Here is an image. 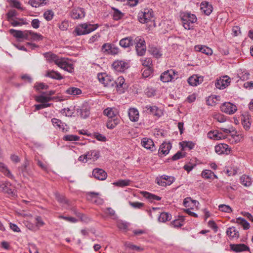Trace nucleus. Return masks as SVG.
<instances>
[{
    "label": "nucleus",
    "mask_w": 253,
    "mask_h": 253,
    "mask_svg": "<svg viewBox=\"0 0 253 253\" xmlns=\"http://www.w3.org/2000/svg\"><path fill=\"white\" fill-rule=\"evenodd\" d=\"M217 98L216 96L214 97L213 96H209L206 100L207 104L210 106H213L216 104V101L214 100L215 99Z\"/></svg>",
    "instance_id": "4d7b16f0"
},
{
    "label": "nucleus",
    "mask_w": 253,
    "mask_h": 253,
    "mask_svg": "<svg viewBox=\"0 0 253 253\" xmlns=\"http://www.w3.org/2000/svg\"><path fill=\"white\" fill-rule=\"evenodd\" d=\"M68 27L69 23L68 21H63L59 25V29L62 31L67 30Z\"/></svg>",
    "instance_id": "338daca9"
},
{
    "label": "nucleus",
    "mask_w": 253,
    "mask_h": 253,
    "mask_svg": "<svg viewBox=\"0 0 253 253\" xmlns=\"http://www.w3.org/2000/svg\"><path fill=\"white\" fill-rule=\"evenodd\" d=\"M0 170L8 177L13 179L14 178L13 175L11 174L10 171L7 169L5 165L0 162Z\"/></svg>",
    "instance_id": "f704fd0d"
},
{
    "label": "nucleus",
    "mask_w": 253,
    "mask_h": 253,
    "mask_svg": "<svg viewBox=\"0 0 253 253\" xmlns=\"http://www.w3.org/2000/svg\"><path fill=\"white\" fill-rule=\"evenodd\" d=\"M202 176L203 178H206V179H210L211 178L212 176H214V177L217 178V176L211 170H205L202 171Z\"/></svg>",
    "instance_id": "e433bc0d"
},
{
    "label": "nucleus",
    "mask_w": 253,
    "mask_h": 253,
    "mask_svg": "<svg viewBox=\"0 0 253 253\" xmlns=\"http://www.w3.org/2000/svg\"><path fill=\"white\" fill-rule=\"evenodd\" d=\"M183 220H184V217H181V219H176V220H173L171 222V224L174 227H181L182 225V222H183Z\"/></svg>",
    "instance_id": "0e129e2a"
},
{
    "label": "nucleus",
    "mask_w": 253,
    "mask_h": 253,
    "mask_svg": "<svg viewBox=\"0 0 253 253\" xmlns=\"http://www.w3.org/2000/svg\"><path fill=\"white\" fill-rule=\"evenodd\" d=\"M128 115L130 121L137 122L138 120L139 114L138 110L135 108H130L128 111Z\"/></svg>",
    "instance_id": "4be33fe9"
},
{
    "label": "nucleus",
    "mask_w": 253,
    "mask_h": 253,
    "mask_svg": "<svg viewBox=\"0 0 253 253\" xmlns=\"http://www.w3.org/2000/svg\"><path fill=\"white\" fill-rule=\"evenodd\" d=\"M97 78L105 87H113L116 83V81L111 76H109L105 73H99Z\"/></svg>",
    "instance_id": "39448f33"
},
{
    "label": "nucleus",
    "mask_w": 253,
    "mask_h": 253,
    "mask_svg": "<svg viewBox=\"0 0 253 253\" xmlns=\"http://www.w3.org/2000/svg\"><path fill=\"white\" fill-rule=\"evenodd\" d=\"M0 189L2 192L7 194L9 196L14 197L16 196V190L11 185V184L8 181L0 183Z\"/></svg>",
    "instance_id": "0eeeda50"
},
{
    "label": "nucleus",
    "mask_w": 253,
    "mask_h": 253,
    "mask_svg": "<svg viewBox=\"0 0 253 253\" xmlns=\"http://www.w3.org/2000/svg\"><path fill=\"white\" fill-rule=\"evenodd\" d=\"M99 195V194L96 192H88L87 194V198L93 202L99 204L100 199L98 197Z\"/></svg>",
    "instance_id": "c756f323"
},
{
    "label": "nucleus",
    "mask_w": 253,
    "mask_h": 253,
    "mask_svg": "<svg viewBox=\"0 0 253 253\" xmlns=\"http://www.w3.org/2000/svg\"><path fill=\"white\" fill-rule=\"evenodd\" d=\"M61 114L66 117H71L73 114V111L69 108H64L61 111Z\"/></svg>",
    "instance_id": "052dcab7"
},
{
    "label": "nucleus",
    "mask_w": 253,
    "mask_h": 253,
    "mask_svg": "<svg viewBox=\"0 0 253 253\" xmlns=\"http://www.w3.org/2000/svg\"><path fill=\"white\" fill-rule=\"evenodd\" d=\"M194 48L196 51L201 52L206 55H211L212 53L211 49L205 45H197Z\"/></svg>",
    "instance_id": "5701e85b"
},
{
    "label": "nucleus",
    "mask_w": 253,
    "mask_h": 253,
    "mask_svg": "<svg viewBox=\"0 0 253 253\" xmlns=\"http://www.w3.org/2000/svg\"><path fill=\"white\" fill-rule=\"evenodd\" d=\"M66 93L71 95H77L82 93V90L77 87H71L68 88L66 91Z\"/></svg>",
    "instance_id": "2f4dec72"
},
{
    "label": "nucleus",
    "mask_w": 253,
    "mask_h": 253,
    "mask_svg": "<svg viewBox=\"0 0 253 253\" xmlns=\"http://www.w3.org/2000/svg\"><path fill=\"white\" fill-rule=\"evenodd\" d=\"M140 61L143 66L146 68H151L152 60L151 58L143 57L141 58Z\"/></svg>",
    "instance_id": "58836bf2"
},
{
    "label": "nucleus",
    "mask_w": 253,
    "mask_h": 253,
    "mask_svg": "<svg viewBox=\"0 0 253 253\" xmlns=\"http://www.w3.org/2000/svg\"><path fill=\"white\" fill-rule=\"evenodd\" d=\"M119 122L118 119H109L106 124V126L108 128L113 129L119 124Z\"/></svg>",
    "instance_id": "c9c22d12"
},
{
    "label": "nucleus",
    "mask_w": 253,
    "mask_h": 253,
    "mask_svg": "<svg viewBox=\"0 0 253 253\" xmlns=\"http://www.w3.org/2000/svg\"><path fill=\"white\" fill-rule=\"evenodd\" d=\"M171 216L168 212H162L160 214L158 220L159 221L165 222L170 220Z\"/></svg>",
    "instance_id": "4c0bfd02"
},
{
    "label": "nucleus",
    "mask_w": 253,
    "mask_h": 253,
    "mask_svg": "<svg viewBox=\"0 0 253 253\" xmlns=\"http://www.w3.org/2000/svg\"><path fill=\"white\" fill-rule=\"evenodd\" d=\"M45 76L55 80H61L63 78L61 75L54 70H48L46 72Z\"/></svg>",
    "instance_id": "bb28decb"
},
{
    "label": "nucleus",
    "mask_w": 253,
    "mask_h": 253,
    "mask_svg": "<svg viewBox=\"0 0 253 253\" xmlns=\"http://www.w3.org/2000/svg\"><path fill=\"white\" fill-rule=\"evenodd\" d=\"M42 38L43 37L41 34L32 31L31 40L37 41L42 40Z\"/></svg>",
    "instance_id": "864d4df0"
},
{
    "label": "nucleus",
    "mask_w": 253,
    "mask_h": 253,
    "mask_svg": "<svg viewBox=\"0 0 253 253\" xmlns=\"http://www.w3.org/2000/svg\"><path fill=\"white\" fill-rule=\"evenodd\" d=\"M92 175L94 178L99 180H104L107 176V173L103 169L98 168L93 169Z\"/></svg>",
    "instance_id": "4468645a"
},
{
    "label": "nucleus",
    "mask_w": 253,
    "mask_h": 253,
    "mask_svg": "<svg viewBox=\"0 0 253 253\" xmlns=\"http://www.w3.org/2000/svg\"><path fill=\"white\" fill-rule=\"evenodd\" d=\"M112 9L114 10L113 17L115 20H118L123 17L124 14L118 9L113 7Z\"/></svg>",
    "instance_id": "a19ab883"
},
{
    "label": "nucleus",
    "mask_w": 253,
    "mask_h": 253,
    "mask_svg": "<svg viewBox=\"0 0 253 253\" xmlns=\"http://www.w3.org/2000/svg\"><path fill=\"white\" fill-rule=\"evenodd\" d=\"M32 31L26 30L23 32L22 39L26 40H31Z\"/></svg>",
    "instance_id": "69168bd1"
},
{
    "label": "nucleus",
    "mask_w": 253,
    "mask_h": 253,
    "mask_svg": "<svg viewBox=\"0 0 253 253\" xmlns=\"http://www.w3.org/2000/svg\"><path fill=\"white\" fill-rule=\"evenodd\" d=\"M145 111L150 114L160 117L163 115L162 111L156 106L147 105L145 107Z\"/></svg>",
    "instance_id": "f8f14e48"
},
{
    "label": "nucleus",
    "mask_w": 253,
    "mask_h": 253,
    "mask_svg": "<svg viewBox=\"0 0 253 253\" xmlns=\"http://www.w3.org/2000/svg\"><path fill=\"white\" fill-rule=\"evenodd\" d=\"M208 137L215 140H220L226 138V135L222 132L217 130L211 131L208 133Z\"/></svg>",
    "instance_id": "2eb2a0df"
},
{
    "label": "nucleus",
    "mask_w": 253,
    "mask_h": 253,
    "mask_svg": "<svg viewBox=\"0 0 253 253\" xmlns=\"http://www.w3.org/2000/svg\"><path fill=\"white\" fill-rule=\"evenodd\" d=\"M85 16V12L84 8L78 7L74 8L71 12V16L74 19H81Z\"/></svg>",
    "instance_id": "ddd939ff"
},
{
    "label": "nucleus",
    "mask_w": 253,
    "mask_h": 253,
    "mask_svg": "<svg viewBox=\"0 0 253 253\" xmlns=\"http://www.w3.org/2000/svg\"><path fill=\"white\" fill-rule=\"evenodd\" d=\"M51 122L52 123L53 125L55 127H56L59 129H62V130H64V128L62 127V126H63V125L62 122L61 120L56 118H53L51 120Z\"/></svg>",
    "instance_id": "09e8293b"
},
{
    "label": "nucleus",
    "mask_w": 253,
    "mask_h": 253,
    "mask_svg": "<svg viewBox=\"0 0 253 253\" xmlns=\"http://www.w3.org/2000/svg\"><path fill=\"white\" fill-rule=\"evenodd\" d=\"M98 157L99 153L96 151H90L86 154V158L88 160H92L93 161L96 160Z\"/></svg>",
    "instance_id": "72a5a7b5"
},
{
    "label": "nucleus",
    "mask_w": 253,
    "mask_h": 253,
    "mask_svg": "<svg viewBox=\"0 0 253 253\" xmlns=\"http://www.w3.org/2000/svg\"><path fill=\"white\" fill-rule=\"evenodd\" d=\"M98 27L97 25L84 23L77 26L73 32L76 36L85 35L94 31Z\"/></svg>",
    "instance_id": "7ed1b4c3"
},
{
    "label": "nucleus",
    "mask_w": 253,
    "mask_h": 253,
    "mask_svg": "<svg viewBox=\"0 0 253 253\" xmlns=\"http://www.w3.org/2000/svg\"><path fill=\"white\" fill-rule=\"evenodd\" d=\"M187 81L189 84L192 86H196L199 84V77L197 75H193L189 77Z\"/></svg>",
    "instance_id": "ea45409f"
},
{
    "label": "nucleus",
    "mask_w": 253,
    "mask_h": 253,
    "mask_svg": "<svg viewBox=\"0 0 253 253\" xmlns=\"http://www.w3.org/2000/svg\"><path fill=\"white\" fill-rule=\"evenodd\" d=\"M226 234L230 239H237L239 237V231L234 227L227 228Z\"/></svg>",
    "instance_id": "6ab92c4d"
},
{
    "label": "nucleus",
    "mask_w": 253,
    "mask_h": 253,
    "mask_svg": "<svg viewBox=\"0 0 253 253\" xmlns=\"http://www.w3.org/2000/svg\"><path fill=\"white\" fill-rule=\"evenodd\" d=\"M141 144L147 149L151 150L152 151L154 150V143L151 139L146 137L142 138L141 140Z\"/></svg>",
    "instance_id": "aec40b11"
},
{
    "label": "nucleus",
    "mask_w": 253,
    "mask_h": 253,
    "mask_svg": "<svg viewBox=\"0 0 253 253\" xmlns=\"http://www.w3.org/2000/svg\"><path fill=\"white\" fill-rule=\"evenodd\" d=\"M180 17L183 27L187 30L192 29L193 27L194 24L197 20L195 15L188 12H181Z\"/></svg>",
    "instance_id": "f03ea898"
},
{
    "label": "nucleus",
    "mask_w": 253,
    "mask_h": 253,
    "mask_svg": "<svg viewBox=\"0 0 253 253\" xmlns=\"http://www.w3.org/2000/svg\"><path fill=\"white\" fill-rule=\"evenodd\" d=\"M154 12L152 9L145 8L138 13V19L141 23H147L153 20Z\"/></svg>",
    "instance_id": "20e7f679"
},
{
    "label": "nucleus",
    "mask_w": 253,
    "mask_h": 253,
    "mask_svg": "<svg viewBox=\"0 0 253 253\" xmlns=\"http://www.w3.org/2000/svg\"><path fill=\"white\" fill-rule=\"evenodd\" d=\"M171 148V145L170 143L164 142L163 143L159 148V153L161 155H167Z\"/></svg>",
    "instance_id": "412c9836"
},
{
    "label": "nucleus",
    "mask_w": 253,
    "mask_h": 253,
    "mask_svg": "<svg viewBox=\"0 0 253 253\" xmlns=\"http://www.w3.org/2000/svg\"><path fill=\"white\" fill-rule=\"evenodd\" d=\"M240 180L241 183L245 186H249L252 183L251 178L246 175H243L241 177Z\"/></svg>",
    "instance_id": "c03bdc74"
},
{
    "label": "nucleus",
    "mask_w": 253,
    "mask_h": 253,
    "mask_svg": "<svg viewBox=\"0 0 253 253\" xmlns=\"http://www.w3.org/2000/svg\"><path fill=\"white\" fill-rule=\"evenodd\" d=\"M129 205L134 209H141L144 205V203L138 202H129Z\"/></svg>",
    "instance_id": "bf43d9fd"
},
{
    "label": "nucleus",
    "mask_w": 253,
    "mask_h": 253,
    "mask_svg": "<svg viewBox=\"0 0 253 253\" xmlns=\"http://www.w3.org/2000/svg\"><path fill=\"white\" fill-rule=\"evenodd\" d=\"M165 181L167 183V185H170L174 181V178L172 176H169L168 175H163Z\"/></svg>",
    "instance_id": "e2e57ef3"
},
{
    "label": "nucleus",
    "mask_w": 253,
    "mask_h": 253,
    "mask_svg": "<svg viewBox=\"0 0 253 253\" xmlns=\"http://www.w3.org/2000/svg\"><path fill=\"white\" fill-rule=\"evenodd\" d=\"M237 223L242 225L244 229H248L250 228V224L244 218L240 217L236 219Z\"/></svg>",
    "instance_id": "37998d69"
},
{
    "label": "nucleus",
    "mask_w": 253,
    "mask_h": 253,
    "mask_svg": "<svg viewBox=\"0 0 253 253\" xmlns=\"http://www.w3.org/2000/svg\"><path fill=\"white\" fill-rule=\"evenodd\" d=\"M112 49V45L109 43H104L101 47V51L104 53L109 54Z\"/></svg>",
    "instance_id": "3c124183"
},
{
    "label": "nucleus",
    "mask_w": 253,
    "mask_h": 253,
    "mask_svg": "<svg viewBox=\"0 0 253 253\" xmlns=\"http://www.w3.org/2000/svg\"><path fill=\"white\" fill-rule=\"evenodd\" d=\"M9 33L16 38L22 39L23 31L20 30H16L13 29H10Z\"/></svg>",
    "instance_id": "a18cd8bd"
},
{
    "label": "nucleus",
    "mask_w": 253,
    "mask_h": 253,
    "mask_svg": "<svg viewBox=\"0 0 253 253\" xmlns=\"http://www.w3.org/2000/svg\"><path fill=\"white\" fill-rule=\"evenodd\" d=\"M230 247L232 251L236 253L250 251L249 247L244 244H231Z\"/></svg>",
    "instance_id": "dca6fc26"
},
{
    "label": "nucleus",
    "mask_w": 253,
    "mask_h": 253,
    "mask_svg": "<svg viewBox=\"0 0 253 253\" xmlns=\"http://www.w3.org/2000/svg\"><path fill=\"white\" fill-rule=\"evenodd\" d=\"M134 44H135V49L139 56L143 55L146 50L145 42L141 37H137L134 40Z\"/></svg>",
    "instance_id": "423d86ee"
},
{
    "label": "nucleus",
    "mask_w": 253,
    "mask_h": 253,
    "mask_svg": "<svg viewBox=\"0 0 253 253\" xmlns=\"http://www.w3.org/2000/svg\"><path fill=\"white\" fill-rule=\"evenodd\" d=\"M180 144L183 149L187 148L189 150H191L195 146V144L191 141H182L180 143Z\"/></svg>",
    "instance_id": "49530a36"
},
{
    "label": "nucleus",
    "mask_w": 253,
    "mask_h": 253,
    "mask_svg": "<svg viewBox=\"0 0 253 253\" xmlns=\"http://www.w3.org/2000/svg\"><path fill=\"white\" fill-rule=\"evenodd\" d=\"M220 109L222 112L229 115L234 114L237 110V107L235 104L228 102L223 103Z\"/></svg>",
    "instance_id": "6e6552de"
},
{
    "label": "nucleus",
    "mask_w": 253,
    "mask_h": 253,
    "mask_svg": "<svg viewBox=\"0 0 253 253\" xmlns=\"http://www.w3.org/2000/svg\"><path fill=\"white\" fill-rule=\"evenodd\" d=\"M36 100L38 102H41L43 103H46L49 102L51 100L50 97L45 96L43 95H40L39 96H37Z\"/></svg>",
    "instance_id": "de8ad7c7"
},
{
    "label": "nucleus",
    "mask_w": 253,
    "mask_h": 253,
    "mask_svg": "<svg viewBox=\"0 0 253 253\" xmlns=\"http://www.w3.org/2000/svg\"><path fill=\"white\" fill-rule=\"evenodd\" d=\"M176 73L173 70H169L163 72L161 76L160 79L164 83H167L174 79Z\"/></svg>",
    "instance_id": "9b49d317"
},
{
    "label": "nucleus",
    "mask_w": 253,
    "mask_h": 253,
    "mask_svg": "<svg viewBox=\"0 0 253 253\" xmlns=\"http://www.w3.org/2000/svg\"><path fill=\"white\" fill-rule=\"evenodd\" d=\"M149 52L157 58L161 57L162 55V51L160 49L155 46L150 47Z\"/></svg>",
    "instance_id": "c85d7f7f"
},
{
    "label": "nucleus",
    "mask_w": 253,
    "mask_h": 253,
    "mask_svg": "<svg viewBox=\"0 0 253 253\" xmlns=\"http://www.w3.org/2000/svg\"><path fill=\"white\" fill-rule=\"evenodd\" d=\"M119 44L123 48L129 47L134 44V40L132 37H127L120 41Z\"/></svg>",
    "instance_id": "f3484780"
},
{
    "label": "nucleus",
    "mask_w": 253,
    "mask_h": 253,
    "mask_svg": "<svg viewBox=\"0 0 253 253\" xmlns=\"http://www.w3.org/2000/svg\"><path fill=\"white\" fill-rule=\"evenodd\" d=\"M143 193V196L145 198L149 200L151 202H153L155 201H160L161 200V197L154 194H151L149 192H144Z\"/></svg>",
    "instance_id": "7c9ffc66"
},
{
    "label": "nucleus",
    "mask_w": 253,
    "mask_h": 253,
    "mask_svg": "<svg viewBox=\"0 0 253 253\" xmlns=\"http://www.w3.org/2000/svg\"><path fill=\"white\" fill-rule=\"evenodd\" d=\"M44 57L50 62H54L58 67L69 72H72L74 69L73 65L70 63L67 59L59 58L55 54L50 52L43 53Z\"/></svg>",
    "instance_id": "f257e3e1"
},
{
    "label": "nucleus",
    "mask_w": 253,
    "mask_h": 253,
    "mask_svg": "<svg viewBox=\"0 0 253 253\" xmlns=\"http://www.w3.org/2000/svg\"><path fill=\"white\" fill-rule=\"evenodd\" d=\"M218 209L223 212L229 213L232 211L231 208L229 206L226 205H220L218 206Z\"/></svg>",
    "instance_id": "5fc2aeb1"
},
{
    "label": "nucleus",
    "mask_w": 253,
    "mask_h": 253,
    "mask_svg": "<svg viewBox=\"0 0 253 253\" xmlns=\"http://www.w3.org/2000/svg\"><path fill=\"white\" fill-rule=\"evenodd\" d=\"M77 113H79L81 117L84 119L87 118L90 114V111L89 108L86 106L84 105L82 107L78 109Z\"/></svg>",
    "instance_id": "393cba45"
},
{
    "label": "nucleus",
    "mask_w": 253,
    "mask_h": 253,
    "mask_svg": "<svg viewBox=\"0 0 253 253\" xmlns=\"http://www.w3.org/2000/svg\"><path fill=\"white\" fill-rule=\"evenodd\" d=\"M152 71L153 70L151 68H147L143 71L142 76L144 78H147L152 74Z\"/></svg>",
    "instance_id": "774afa93"
},
{
    "label": "nucleus",
    "mask_w": 253,
    "mask_h": 253,
    "mask_svg": "<svg viewBox=\"0 0 253 253\" xmlns=\"http://www.w3.org/2000/svg\"><path fill=\"white\" fill-rule=\"evenodd\" d=\"M12 26L14 27L21 26L23 25H28L29 22L25 18H16L15 19H12L10 22Z\"/></svg>",
    "instance_id": "a878e982"
},
{
    "label": "nucleus",
    "mask_w": 253,
    "mask_h": 253,
    "mask_svg": "<svg viewBox=\"0 0 253 253\" xmlns=\"http://www.w3.org/2000/svg\"><path fill=\"white\" fill-rule=\"evenodd\" d=\"M230 83V78L228 76H225L217 80L215 83V86L219 89H223L227 87Z\"/></svg>",
    "instance_id": "9d476101"
},
{
    "label": "nucleus",
    "mask_w": 253,
    "mask_h": 253,
    "mask_svg": "<svg viewBox=\"0 0 253 253\" xmlns=\"http://www.w3.org/2000/svg\"><path fill=\"white\" fill-rule=\"evenodd\" d=\"M112 66L116 71L119 72H123L129 67L128 63L123 60L115 61Z\"/></svg>",
    "instance_id": "1a4fd4ad"
},
{
    "label": "nucleus",
    "mask_w": 253,
    "mask_h": 253,
    "mask_svg": "<svg viewBox=\"0 0 253 253\" xmlns=\"http://www.w3.org/2000/svg\"><path fill=\"white\" fill-rule=\"evenodd\" d=\"M130 181L128 179H121L113 183V184L120 187H124L129 185Z\"/></svg>",
    "instance_id": "79ce46f5"
},
{
    "label": "nucleus",
    "mask_w": 253,
    "mask_h": 253,
    "mask_svg": "<svg viewBox=\"0 0 253 253\" xmlns=\"http://www.w3.org/2000/svg\"><path fill=\"white\" fill-rule=\"evenodd\" d=\"M28 165V162L27 161H25L23 165L19 168V170L20 171L24 176H26L27 175H30L31 174L27 169Z\"/></svg>",
    "instance_id": "473e14b6"
},
{
    "label": "nucleus",
    "mask_w": 253,
    "mask_h": 253,
    "mask_svg": "<svg viewBox=\"0 0 253 253\" xmlns=\"http://www.w3.org/2000/svg\"><path fill=\"white\" fill-rule=\"evenodd\" d=\"M104 114L107 116L109 120L113 119H118L116 118L118 112L115 108H108L104 110Z\"/></svg>",
    "instance_id": "b1692460"
},
{
    "label": "nucleus",
    "mask_w": 253,
    "mask_h": 253,
    "mask_svg": "<svg viewBox=\"0 0 253 253\" xmlns=\"http://www.w3.org/2000/svg\"><path fill=\"white\" fill-rule=\"evenodd\" d=\"M124 85H125V79L123 77L120 76L118 78L117 81H116L114 86L117 87L118 90H120V93H122L124 92L123 90L125 88Z\"/></svg>",
    "instance_id": "cd10ccee"
},
{
    "label": "nucleus",
    "mask_w": 253,
    "mask_h": 253,
    "mask_svg": "<svg viewBox=\"0 0 253 253\" xmlns=\"http://www.w3.org/2000/svg\"><path fill=\"white\" fill-rule=\"evenodd\" d=\"M117 226L120 229L125 231H126L128 227L127 224L123 221H119L117 223Z\"/></svg>",
    "instance_id": "680f3d73"
},
{
    "label": "nucleus",
    "mask_w": 253,
    "mask_h": 253,
    "mask_svg": "<svg viewBox=\"0 0 253 253\" xmlns=\"http://www.w3.org/2000/svg\"><path fill=\"white\" fill-rule=\"evenodd\" d=\"M214 119L219 123L225 122L226 120L225 116L221 114H216L214 115Z\"/></svg>",
    "instance_id": "6e6d98bb"
},
{
    "label": "nucleus",
    "mask_w": 253,
    "mask_h": 253,
    "mask_svg": "<svg viewBox=\"0 0 253 253\" xmlns=\"http://www.w3.org/2000/svg\"><path fill=\"white\" fill-rule=\"evenodd\" d=\"M79 139V136L72 134L65 135L63 138L64 140L69 141H78Z\"/></svg>",
    "instance_id": "8fccbe9b"
},
{
    "label": "nucleus",
    "mask_w": 253,
    "mask_h": 253,
    "mask_svg": "<svg viewBox=\"0 0 253 253\" xmlns=\"http://www.w3.org/2000/svg\"><path fill=\"white\" fill-rule=\"evenodd\" d=\"M200 7L202 12L207 15H209L213 10L211 4L206 1H202L200 4Z\"/></svg>",
    "instance_id": "a211bd4d"
},
{
    "label": "nucleus",
    "mask_w": 253,
    "mask_h": 253,
    "mask_svg": "<svg viewBox=\"0 0 253 253\" xmlns=\"http://www.w3.org/2000/svg\"><path fill=\"white\" fill-rule=\"evenodd\" d=\"M125 246L131 250H137L139 251H142L143 250V248H140V247L134 245L130 243H126Z\"/></svg>",
    "instance_id": "13d9d810"
},
{
    "label": "nucleus",
    "mask_w": 253,
    "mask_h": 253,
    "mask_svg": "<svg viewBox=\"0 0 253 253\" xmlns=\"http://www.w3.org/2000/svg\"><path fill=\"white\" fill-rule=\"evenodd\" d=\"M54 13L51 10H48L44 12L43 17L47 21L51 20L53 17Z\"/></svg>",
    "instance_id": "603ef678"
}]
</instances>
